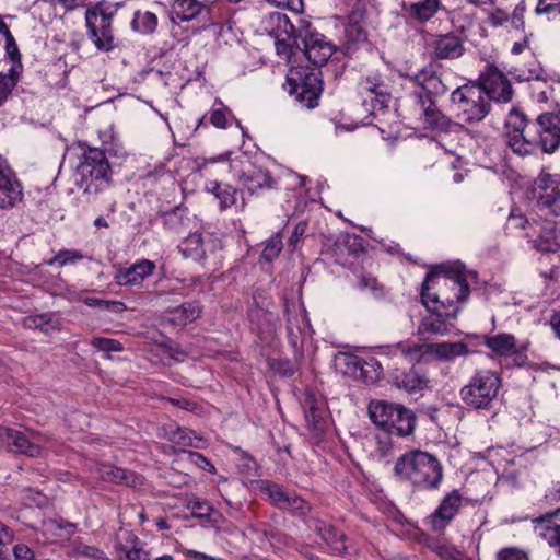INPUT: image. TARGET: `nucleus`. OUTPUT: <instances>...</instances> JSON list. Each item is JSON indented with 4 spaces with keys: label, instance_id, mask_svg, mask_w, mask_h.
Segmentation results:
<instances>
[{
    "label": "nucleus",
    "instance_id": "21",
    "mask_svg": "<svg viewBox=\"0 0 560 560\" xmlns=\"http://www.w3.org/2000/svg\"><path fill=\"white\" fill-rule=\"evenodd\" d=\"M390 378L395 387L409 394L428 388L430 383L428 376L415 366L408 370L396 369L393 371Z\"/></svg>",
    "mask_w": 560,
    "mask_h": 560
},
{
    "label": "nucleus",
    "instance_id": "26",
    "mask_svg": "<svg viewBox=\"0 0 560 560\" xmlns=\"http://www.w3.org/2000/svg\"><path fill=\"white\" fill-rule=\"evenodd\" d=\"M95 472L100 479L106 482L126 485L128 487H137L142 483L141 477L136 472L112 464H97Z\"/></svg>",
    "mask_w": 560,
    "mask_h": 560
},
{
    "label": "nucleus",
    "instance_id": "19",
    "mask_svg": "<svg viewBox=\"0 0 560 560\" xmlns=\"http://www.w3.org/2000/svg\"><path fill=\"white\" fill-rule=\"evenodd\" d=\"M430 47L434 60H454L465 52L464 39L452 32L435 36Z\"/></svg>",
    "mask_w": 560,
    "mask_h": 560
},
{
    "label": "nucleus",
    "instance_id": "36",
    "mask_svg": "<svg viewBox=\"0 0 560 560\" xmlns=\"http://www.w3.org/2000/svg\"><path fill=\"white\" fill-rule=\"evenodd\" d=\"M165 438L175 445L182 447H200L203 439L187 428L178 425H168L164 428Z\"/></svg>",
    "mask_w": 560,
    "mask_h": 560
},
{
    "label": "nucleus",
    "instance_id": "22",
    "mask_svg": "<svg viewBox=\"0 0 560 560\" xmlns=\"http://www.w3.org/2000/svg\"><path fill=\"white\" fill-rule=\"evenodd\" d=\"M310 527L314 528L332 553L340 556L347 552V537L342 532H338L334 525L319 518H313Z\"/></svg>",
    "mask_w": 560,
    "mask_h": 560
},
{
    "label": "nucleus",
    "instance_id": "52",
    "mask_svg": "<svg viewBox=\"0 0 560 560\" xmlns=\"http://www.w3.org/2000/svg\"><path fill=\"white\" fill-rule=\"evenodd\" d=\"M282 238L279 234L271 236L262 250L261 257L267 261H272L282 250Z\"/></svg>",
    "mask_w": 560,
    "mask_h": 560
},
{
    "label": "nucleus",
    "instance_id": "41",
    "mask_svg": "<svg viewBox=\"0 0 560 560\" xmlns=\"http://www.w3.org/2000/svg\"><path fill=\"white\" fill-rule=\"evenodd\" d=\"M131 26L135 31L143 34H151L158 26V18L154 13L145 11H137L131 21Z\"/></svg>",
    "mask_w": 560,
    "mask_h": 560
},
{
    "label": "nucleus",
    "instance_id": "62",
    "mask_svg": "<svg viewBox=\"0 0 560 560\" xmlns=\"http://www.w3.org/2000/svg\"><path fill=\"white\" fill-rule=\"evenodd\" d=\"M526 12L525 2H520L513 10L512 15L510 16L511 24L514 28H524L525 20L524 15Z\"/></svg>",
    "mask_w": 560,
    "mask_h": 560
},
{
    "label": "nucleus",
    "instance_id": "4",
    "mask_svg": "<svg viewBox=\"0 0 560 560\" xmlns=\"http://www.w3.org/2000/svg\"><path fill=\"white\" fill-rule=\"evenodd\" d=\"M82 149L77 170L84 185L83 191L89 196H97L112 186V167L104 150L94 147Z\"/></svg>",
    "mask_w": 560,
    "mask_h": 560
},
{
    "label": "nucleus",
    "instance_id": "55",
    "mask_svg": "<svg viewBox=\"0 0 560 560\" xmlns=\"http://www.w3.org/2000/svg\"><path fill=\"white\" fill-rule=\"evenodd\" d=\"M51 322V316L48 313L26 316L23 324L28 329H40L47 331L46 326Z\"/></svg>",
    "mask_w": 560,
    "mask_h": 560
},
{
    "label": "nucleus",
    "instance_id": "7",
    "mask_svg": "<svg viewBox=\"0 0 560 560\" xmlns=\"http://www.w3.org/2000/svg\"><path fill=\"white\" fill-rule=\"evenodd\" d=\"M284 88L306 108H314L323 92L320 71L307 67H292Z\"/></svg>",
    "mask_w": 560,
    "mask_h": 560
},
{
    "label": "nucleus",
    "instance_id": "27",
    "mask_svg": "<svg viewBox=\"0 0 560 560\" xmlns=\"http://www.w3.org/2000/svg\"><path fill=\"white\" fill-rule=\"evenodd\" d=\"M485 345L500 357H512L526 350V347L520 345L514 335L508 332L487 336Z\"/></svg>",
    "mask_w": 560,
    "mask_h": 560
},
{
    "label": "nucleus",
    "instance_id": "17",
    "mask_svg": "<svg viewBox=\"0 0 560 560\" xmlns=\"http://www.w3.org/2000/svg\"><path fill=\"white\" fill-rule=\"evenodd\" d=\"M358 90L362 96L370 98L374 109L386 107L390 100L389 86L378 72L362 77L358 83Z\"/></svg>",
    "mask_w": 560,
    "mask_h": 560
},
{
    "label": "nucleus",
    "instance_id": "25",
    "mask_svg": "<svg viewBox=\"0 0 560 560\" xmlns=\"http://www.w3.org/2000/svg\"><path fill=\"white\" fill-rule=\"evenodd\" d=\"M343 35L340 48L347 56H353L359 50L368 49L370 47L368 33L358 22H348L345 25Z\"/></svg>",
    "mask_w": 560,
    "mask_h": 560
},
{
    "label": "nucleus",
    "instance_id": "9",
    "mask_svg": "<svg viewBox=\"0 0 560 560\" xmlns=\"http://www.w3.org/2000/svg\"><path fill=\"white\" fill-rule=\"evenodd\" d=\"M452 104L456 115L463 121L472 124L481 121L490 112V100L482 90L474 84H465L452 92Z\"/></svg>",
    "mask_w": 560,
    "mask_h": 560
},
{
    "label": "nucleus",
    "instance_id": "23",
    "mask_svg": "<svg viewBox=\"0 0 560 560\" xmlns=\"http://www.w3.org/2000/svg\"><path fill=\"white\" fill-rule=\"evenodd\" d=\"M155 270V264L149 259H141L128 268H120L114 279L118 285L140 284Z\"/></svg>",
    "mask_w": 560,
    "mask_h": 560
},
{
    "label": "nucleus",
    "instance_id": "38",
    "mask_svg": "<svg viewBox=\"0 0 560 560\" xmlns=\"http://www.w3.org/2000/svg\"><path fill=\"white\" fill-rule=\"evenodd\" d=\"M22 68V63H14L7 71L0 70V106L8 101L20 81Z\"/></svg>",
    "mask_w": 560,
    "mask_h": 560
},
{
    "label": "nucleus",
    "instance_id": "3",
    "mask_svg": "<svg viewBox=\"0 0 560 560\" xmlns=\"http://www.w3.org/2000/svg\"><path fill=\"white\" fill-rule=\"evenodd\" d=\"M394 475L418 490L439 489L444 476L440 460L420 450H412L399 456L394 465Z\"/></svg>",
    "mask_w": 560,
    "mask_h": 560
},
{
    "label": "nucleus",
    "instance_id": "34",
    "mask_svg": "<svg viewBox=\"0 0 560 560\" xmlns=\"http://www.w3.org/2000/svg\"><path fill=\"white\" fill-rule=\"evenodd\" d=\"M394 354L400 353L410 361L420 362L431 358V343H417L415 341H401L388 348Z\"/></svg>",
    "mask_w": 560,
    "mask_h": 560
},
{
    "label": "nucleus",
    "instance_id": "15",
    "mask_svg": "<svg viewBox=\"0 0 560 560\" xmlns=\"http://www.w3.org/2000/svg\"><path fill=\"white\" fill-rule=\"evenodd\" d=\"M303 55L316 67L327 63L337 47L316 31L306 30L301 38Z\"/></svg>",
    "mask_w": 560,
    "mask_h": 560
},
{
    "label": "nucleus",
    "instance_id": "63",
    "mask_svg": "<svg viewBox=\"0 0 560 560\" xmlns=\"http://www.w3.org/2000/svg\"><path fill=\"white\" fill-rule=\"evenodd\" d=\"M510 20V15L506 11L502 9H495L488 16V23L493 27H499L504 25Z\"/></svg>",
    "mask_w": 560,
    "mask_h": 560
},
{
    "label": "nucleus",
    "instance_id": "11",
    "mask_svg": "<svg viewBox=\"0 0 560 560\" xmlns=\"http://www.w3.org/2000/svg\"><path fill=\"white\" fill-rule=\"evenodd\" d=\"M538 208L546 214L560 217V175L541 171L533 184Z\"/></svg>",
    "mask_w": 560,
    "mask_h": 560
},
{
    "label": "nucleus",
    "instance_id": "40",
    "mask_svg": "<svg viewBox=\"0 0 560 560\" xmlns=\"http://www.w3.org/2000/svg\"><path fill=\"white\" fill-rule=\"evenodd\" d=\"M362 370L360 371L358 380L368 385L377 383L383 376V368L381 363L373 357L362 359Z\"/></svg>",
    "mask_w": 560,
    "mask_h": 560
},
{
    "label": "nucleus",
    "instance_id": "46",
    "mask_svg": "<svg viewBox=\"0 0 560 560\" xmlns=\"http://www.w3.org/2000/svg\"><path fill=\"white\" fill-rule=\"evenodd\" d=\"M362 359L359 355L351 353H341L339 357L340 364L343 365L342 372L350 377L358 380L359 375H361L360 371L362 370Z\"/></svg>",
    "mask_w": 560,
    "mask_h": 560
},
{
    "label": "nucleus",
    "instance_id": "43",
    "mask_svg": "<svg viewBox=\"0 0 560 560\" xmlns=\"http://www.w3.org/2000/svg\"><path fill=\"white\" fill-rule=\"evenodd\" d=\"M304 415L306 421L313 425L315 430L322 429L323 410L317 406L313 395H307L303 402Z\"/></svg>",
    "mask_w": 560,
    "mask_h": 560
},
{
    "label": "nucleus",
    "instance_id": "20",
    "mask_svg": "<svg viewBox=\"0 0 560 560\" xmlns=\"http://www.w3.org/2000/svg\"><path fill=\"white\" fill-rule=\"evenodd\" d=\"M421 110L425 128L439 132H453L459 128V125L444 115L436 106V100L417 103Z\"/></svg>",
    "mask_w": 560,
    "mask_h": 560
},
{
    "label": "nucleus",
    "instance_id": "13",
    "mask_svg": "<svg viewBox=\"0 0 560 560\" xmlns=\"http://www.w3.org/2000/svg\"><path fill=\"white\" fill-rule=\"evenodd\" d=\"M491 101L509 103L513 97L511 81L495 65L488 63L475 84Z\"/></svg>",
    "mask_w": 560,
    "mask_h": 560
},
{
    "label": "nucleus",
    "instance_id": "56",
    "mask_svg": "<svg viewBox=\"0 0 560 560\" xmlns=\"http://www.w3.org/2000/svg\"><path fill=\"white\" fill-rule=\"evenodd\" d=\"M163 225L170 232H179L183 225V218L177 210L166 212L163 215Z\"/></svg>",
    "mask_w": 560,
    "mask_h": 560
},
{
    "label": "nucleus",
    "instance_id": "53",
    "mask_svg": "<svg viewBox=\"0 0 560 560\" xmlns=\"http://www.w3.org/2000/svg\"><path fill=\"white\" fill-rule=\"evenodd\" d=\"M83 255L80 250H70V249H65V250H60L57 253V255L49 259L47 261V264L49 266L54 265V264H58L59 266H65L67 264H71V262H75L78 260H81L83 259Z\"/></svg>",
    "mask_w": 560,
    "mask_h": 560
},
{
    "label": "nucleus",
    "instance_id": "37",
    "mask_svg": "<svg viewBox=\"0 0 560 560\" xmlns=\"http://www.w3.org/2000/svg\"><path fill=\"white\" fill-rule=\"evenodd\" d=\"M469 353L468 346L463 341L431 343V358L453 361Z\"/></svg>",
    "mask_w": 560,
    "mask_h": 560
},
{
    "label": "nucleus",
    "instance_id": "58",
    "mask_svg": "<svg viewBox=\"0 0 560 560\" xmlns=\"http://www.w3.org/2000/svg\"><path fill=\"white\" fill-rule=\"evenodd\" d=\"M184 454L187 455V460L191 464L206 471H214V466L202 454L192 451H184Z\"/></svg>",
    "mask_w": 560,
    "mask_h": 560
},
{
    "label": "nucleus",
    "instance_id": "35",
    "mask_svg": "<svg viewBox=\"0 0 560 560\" xmlns=\"http://www.w3.org/2000/svg\"><path fill=\"white\" fill-rule=\"evenodd\" d=\"M201 314L199 303L186 302L166 312V319L175 326H186L196 320Z\"/></svg>",
    "mask_w": 560,
    "mask_h": 560
},
{
    "label": "nucleus",
    "instance_id": "47",
    "mask_svg": "<svg viewBox=\"0 0 560 560\" xmlns=\"http://www.w3.org/2000/svg\"><path fill=\"white\" fill-rule=\"evenodd\" d=\"M376 447L375 453L385 462H389V459L394 455V443L392 440V435L385 432H381L376 435Z\"/></svg>",
    "mask_w": 560,
    "mask_h": 560
},
{
    "label": "nucleus",
    "instance_id": "50",
    "mask_svg": "<svg viewBox=\"0 0 560 560\" xmlns=\"http://www.w3.org/2000/svg\"><path fill=\"white\" fill-rule=\"evenodd\" d=\"M357 288L359 290H370L376 295L383 294V285L378 283L377 279L370 273L361 272L357 277Z\"/></svg>",
    "mask_w": 560,
    "mask_h": 560
},
{
    "label": "nucleus",
    "instance_id": "49",
    "mask_svg": "<svg viewBox=\"0 0 560 560\" xmlns=\"http://www.w3.org/2000/svg\"><path fill=\"white\" fill-rule=\"evenodd\" d=\"M21 498L26 506L45 508L48 504L47 497L40 491H35L32 488H24L21 491Z\"/></svg>",
    "mask_w": 560,
    "mask_h": 560
},
{
    "label": "nucleus",
    "instance_id": "28",
    "mask_svg": "<svg viewBox=\"0 0 560 560\" xmlns=\"http://www.w3.org/2000/svg\"><path fill=\"white\" fill-rule=\"evenodd\" d=\"M8 447L19 454H24L30 457H38L43 453L39 444L30 440L25 432L9 429L4 435Z\"/></svg>",
    "mask_w": 560,
    "mask_h": 560
},
{
    "label": "nucleus",
    "instance_id": "14",
    "mask_svg": "<svg viewBox=\"0 0 560 560\" xmlns=\"http://www.w3.org/2000/svg\"><path fill=\"white\" fill-rule=\"evenodd\" d=\"M464 498L458 490L447 493L439 506L425 518V524L433 533L442 534L456 517L463 506Z\"/></svg>",
    "mask_w": 560,
    "mask_h": 560
},
{
    "label": "nucleus",
    "instance_id": "8",
    "mask_svg": "<svg viewBox=\"0 0 560 560\" xmlns=\"http://www.w3.org/2000/svg\"><path fill=\"white\" fill-rule=\"evenodd\" d=\"M441 65L429 62L420 70L408 69L401 73L412 85V97L417 103H425V101L436 100L447 92V86L443 82L441 73Z\"/></svg>",
    "mask_w": 560,
    "mask_h": 560
},
{
    "label": "nucleus",
    "instance_id": "1",
    "mask_svg": "<svg viewBox=\"0 0 560 560\" xmlns=\"http://www.w3.org/2000/svg\"><path fill=\"white\" fill-rule=\"evenodd\" d=\"M470 288L463 272L456 270L428 272L421 287V303L429 315L423 317L417 329L421 338L445 336L451 331L452 322L468 299Z\"/></svg>",
    "mask_w": 560,
    "mask_h": 560
},
{
    "label": "nucleus",
    "instance_id": "44",
    "mask_svg": "<svg viewBox=\"0 0 560 560\" xmlns=\"http://www.w3.org/2000/svg\"><path fill=\"white\" fill-rule=\"evenodd\" d=\"M131 546H122L119 548V560H149V555L139 542L136 536L129 535Z\"/></svg>",
    "mask_w": 560,
    "mask_h": 560
},
{
    "label": "nucleus",
    "instance_id": "2",
    "mask_svg": "<svg viewBox=\"0 0 560 560\" xmlns=\"http://www.w3.org/2000/svg\"><path fill=\"white\" fill-rule=\"evenodd\" d=\"M503 138L520 156L530 155L536 149L553 154L560 148V116L544 112L530 120L520 109L512 108L504 120Z\"/></svg>",
    "mask_w": 560,
    "mask_h": 560
},
{
    "label": "nucleus",
    "instance_id": "30",
    "mask_svg": "<svg viewBox=\"0 0 560 560\" xmlns=\"http://www.w3.org/2000/svg\"><path fill=\"white\" fill-rule=\"evenodd\" d=\"M534 246L541 252L553 253L560 248V220L545 221L539 230Z\"/></svg>",
    "mask_w": 560,
    "mask_h": 560
},
{
    "label": "nucleus",
    "instance_id": "45",
    "mask_svg": "<svg viewBox=\"0 0 560 560\" xmlns=\"http://www.w3.org/2000/svg\"><path fill=\"white\" fill-rule=\"evenodd\" d=\"M535 14L548 21L560 19V0H537Z\"/></svg>",
    "mask_w": 560,
    "mask_h": 560
},
{
    "label": "nucleus",
    "instance_id": "16",
    "mask_svg": "<svg viewBox=\"0 0 560 560\" xmlns=\"http://www.w3.org/2000/svg\"><path fill=\"white\" fill-rule=\"evenodd\" d=\"M238 184L250 195L260 196L265 190L277 188V180L271 173L253 164L245 165L237 175Z\"/></svg>",
    "mask_w": 560,
    "mask_h": 560
},
{
    "label": "nucleus",
    "instance_id": "64",
    "mask_svg": "<svg viewBox=\"0 0 560 560\" xmlns=\"http://www.w3.org/2000/svg\"><path fill=\"white\" fill-rule=\"evenodd\" d=\"M306 229H307V223L305 221H300L295 225L291 236L289 237V241H288L289 246L295 248L296 245L299 244V242L304 236Z\"/></svg>",
    "mask_w": 560,
    "mask_h": 560
},
{
    "label": "nucleus",
    "instance_id": "5",
    "mask_svg": "<svg viewBox=\"0 0 560 560\" xmlns=\"http://www.w3.org/2000/svg\"><path fill=\"white\" fill-rule=\"evenodd\" d=\"M371 421L383 432L397 436H409L416 429L415 413L398 404L372 400L368 407Z\"/></svg>",
    "mask_w": 560,
    "mask_h": 560
},
{
    "label": "nucleus",
    "instance_id": "61",
    "mask_svg": "<svg viewBox=\"0 0 560 560\" xmlns=\"http://www.w3.org/2000/svg\"><path fill=\"white\" fill-rule=\"evenodd\" d=\"M235 194L236 190L230 185H225L220 192H215V197L220 200L222 209H225L235 202Z\"/></svg>",
    "mask_w": 560,
    "mask_h": 560
},
{
    "label": "nucleus",
    "instance_id": "32",
    "mask_svg": "<svg viewBox=\"0 0 560 560\" xmlns=\"http://www.w3.org/2000/svg\"><path fill=\"white\" fill-rule=\"evenodd\" d=\"M541 537L560 553V508L537 520Z\"/></svg>",
    "mask_w": 560,
    "mask_h": 560
},
{
    "label": "nucleus",
    "instance_id": "24",
    "mask_svg": "<svg viewBox=\"0 0 560 560\" xmlns=\"http://www.w3.org/2000/svg\"><path fill=\"white\" fill-rule=\"evenodd\" d=\"M252 329L262 341L276 335V316L268 310L254 305L248 311Z\"/></svg>",
    "mask_w": 560,
    "mask_h": 560
},
{
    "label": "nucleus",
    "instance_id": "33",
    "mask_svg": "<svg viewBox=\"0 0 560 560\" xmlns=\"http://www.w3.org/2000/svg\"><path fill=\"white\" fill-rule=\"evenodd\" d=\"M441 0H418L415 2L402 4V10L418 22H427L431 20L440 10Z\"/></svg>",
    "mask_w": 560,
    "mask_h": 560
},
{
    "label": "nucleus",
    "instance_id": "39",
    "mask_svg": "<svg viewBox=\"0 0 560 560\" xmlns=\"http://www.w3.org/2000/svg\"><path fill=\"white\" fill-rule=\"evenodd\" d=\"M261 491L268 495L272 505L280 510L288 508V502L292 493L288 492L282 486L266 481L261 487Z\"/></svg>",
    "mask_w": 560,
    "mask_h": 560
},
{
    "label": "nucleus",
    "instance_id": "29",
    "mask_svg": "<svg viewBox=\"0 0 560 560\" xmlns=\"http://www.w3.org/2000/svg\"><path fill=\"white\" fill-rule=\"evenodd\" d=\"M212 242L210 236H208V240H205L200 232H194L180 242L178 249L185 258L201 261L206 258L209 243Z\"/></svg>",
    "mask_w": 560,
    "mask_h": 560
},
{
    "label": "nucleus",
    "instance_id": "57",
    "mask_svg": "<svg viewBox=\"0 0 560 560\" xmlns=\"http://www.w3.org/2000/svg\"><path fill=\"white\" fill-rule=\"evenodd\" d=\"M165 358L173 362H183L188 353L178 345L165 343L163 346Z\"/></svg>",
    "mask_w": 560,
    "mask_h": 560
},
{
    "label": "nucleus",
    "instance_id": "60",
    "mask_svg": "<svg viewBox=\"0 0 560 560\" xmlns=\"http://www.w3.org/2000/svg\"><path fill=\"white\" fill-rule=\"evenodd\" d=\"M434 551L443 559L446 560H463V555L456 548L441 544L434 547Z\"/></svg>",
    "mask_w": 560,
    "mask_h": 560
},
{
    "label": "nucleus",
    "instance_id": "10",
    "mask_svg": "<svg viewBox=\"0 0 560 560\" xmlns=\"http://www.w3.org/2000/svg\"><path fill=\"white\" fill-rule=\"evenodd\" d=\"M114 14L94 7L85 12L88 36L95 48L103 52L114 50L118 46L113 27Z\"/></svg>",
    "mask_w": 560,
    "mask_h": 560
},
{
    "label": "nucleus",
    "instance_id": "51",
    "mask_svg": "<svg viewBox=\"0 0 560 560\" xmlns=\"http://www.w3.org/2000/svg\"><path fill=\"white\" fill-rule=\"evenodd\" d=\"M90 343L95 349L104 352H120L124 349L118 340L105 337H93Z\"/></svg>",
    "mask_w": 560,
    "mask_h": 560
},
{
    "label": "nucleus",
    "instance_id": "18",
    "mask_svg": "<svg viewBox=\"0 0 560 560\" xmlns=\"http://www.w3.org/2000/svg\"><path fill=\"white\" fill-rule=\"evenodd\" d=\"M23 196L22 185L0 155V209L14 208L23 200Z\"/></svg>",
    "mask_w": 560,
    "mask_h": 560
},
{
    "label": "nucleus",
    "instance_id": "48",
    "mask_svg": "<svg viewBox=\"0 0 560 560\" xmlns=\"http://www.w3.org/2000/svg\"><path fill=\"white\" fill-rule=\"evenodd\" d=\"M284 510L290 511L295 516L306 517L311 513L312 506L301 497L296 494H291L288 502V508H285Z\"/></svg>",
    "mask_w": 560,
    "mask_h": 560
},
{
    "label": "nucleus",
    "instance_id": "12",
    "mask_svg": "<svg viewBox=\"0 0 560 560\" xmlns=\"http://www.w3.org/2000/svg\"><path fill=\"white\" fill-rule=\"evenodd\" d=\"M270 19L275 24L271 36L275 38L277 54L288 62H291L296 51L302 50L300 39L303 36L301 32L296 34L294 25L285 14L276 13Z\"/></svg>",
    "mask_w": 560,
    "mask_h": 560
},
{
    "label": "nucleus",
    "instance_id": "59",
    "mask_svg": "<svg viewBox=\"0 0 560 560\" xmlns=\"http://www.w3.org/2000/svg\"><path fill=\"white\" fill-rule=\"evenodd\" d=\"M498 560H529L525 551L516 547H508L498 552Z\"/></svg>",
    "mask_w": 560,
    "mask_h": 560
},
{
    "label": "nucleus",
    "instance_id": "31",
    "mask_svg": "<svg viewBox=\"0 0 560 560\" xmlns=\"http://www.w3.org/2000/svg\"><path fill=\"white\" fill-rule=\"evenodd\" d=\"M203 13L208 14L209 9L198 0H174L171 18L172 20L177 19L180 22H190L197 20Z\"/></svg>",
    "mask_w": 560,
    "mask_h": 560
},
{
    "label": "nucleus",
    "instance_id": "42",
    "mask_svg": "<svg viewBox=\"0 0 560 560\" xmlns=\"http://www.w3.org/2000/svg\"><path fill=\"white\" fill-rule=\"evenodd\" d=\"M233 115L229 107H226L221 101H217L213 107L209 112L210 124L219 129H225L229 124V119H233Z\"/></svg>",
    "mask_w": 560,
    "mask_h": 560
},
{
    "label": "nucleus",
    "instance_id": "6",
    "mask_svg": "<svg viewBox=\"0 0 560 560\" xmlns=\"http://www.w3.org/2000/svg\"><path fill=\"white\" fill-rule=\"evenodd\" d=\"M501 387V377L491 370L477 371L462 387L459 395L469 408L490 409Z\"/></svg>",
    "mask_w": 560,
    "mask_h": 560
},
{
    "label": "nucleus",
    "instance_id": "54",
    "mask_svg": "<svg viewBox=\"0 0 560 560\" xmlns=\"http://www.w3.org/2000/svg\"><path fill=\"white\" fill-rule=\"evenodd\" d=\"M85 304L89 306H97L103 310H107V311L115 312V313H120L126 310V305L122 302L101 300L97 298L85 299Z\"/></svg>",
    "mask_w": 560,
    "mask_h": 560
}]
</instances>
